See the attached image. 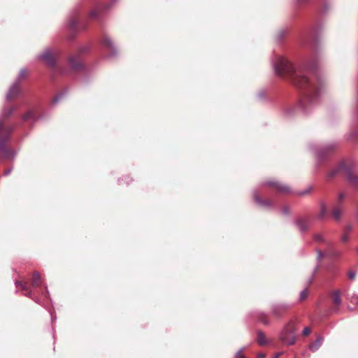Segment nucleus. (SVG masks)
Listing matches in <instances>:
<instances>
[{
  "label": "nucleus",
  "mask_w": 358,
  "mask_h": 358,
  "mask_svg": "<svg viewBox=\"0 0 358 358\" xmlns=\"http://www.w3.org/2000/svg\"><path fill=\"white\" fill-rule=\"evenodd\" d=\"M273 65L276 75L289 78L296 87L303 91L304 98L301 107L305 112H308L317 104L326 89L323 78L310 76L303 70L296 69L288 59L280 55L275 56Z\"/></svg>",
  "instance_id": "1"
},
{
  "label": "nucleus",
  "mask_w": 358,
  "mask_h": 358,
  "mask_svg": "<svg viewBox=\"0 0 358 358\" xmlns=\"http://www.w3.org/2000/svg\"><path fill=\"white\" fill-rule=\"evenodd\" d=\"M295 327L292 322L289 323L282 331L280 339L282 342L288 345H293L295 343Z\"/></svg>",
  "instance_id": "2"
},
{
  "label": "nucleus",
  "mask_w": 358,
  "mask_h": 358,
  "mask_svg": "<svg viewBox=\"0 0 358 358\" xmlns=\"http://www.w3.org/2000/svg\"><path fill=\"white\" fill-rule=\"evenodd\" d=\"M355 161L352 158L349 157L344 159L339 163L335 170L330 172V176H333L338 172H343L347 176L349 173H353L352 171L355 169Z\"/></svg>",
  "instance_id": "3"
},
{
  "label": "nucleus",
  "mask_w": 358,
  "mask_h": 358,
  "mask_svg": "<svg viewBox=\"0 0 358 358\" xmlns=\"http://www.w3.org/2000/svg\"><path fill=\"white\" fill-rule=\"evenodd\" d=\"M40 59L43 60L48 65L53 66L55 64V52L53 50L47 49L40 55Z\"/></svg>",
  "instance_id": "4"
},
{
  "label": "nucleus",
  "mask_w": 358,
  "mask_h": 358,
  "mask_svg": "<svg viewBox=\"0 0 358 358\" xmlns=\"http://www.w3.org/2000/svg\"><path fill=\"white\" fill-rule=\"evenodd\" d=\"M344 212V208L342 205L335 206L331 210V215L334 220L338 221Z\"/></svg>",
  "instance_id": "5"
},
{
  "label": "nucleus",
  "mask_w": 358,
  "mask_h": 358,
  "mask_svg": "<svg viewBox=\"0 0 358 358\" xmlns=\"http://www.w3.org/2000/svg\"><path fill=\"white\" fill-rule=\"evenodd\" d=\"M19 92H20L19 85H18V83L16 82L10 87V88L8 92V94H7V99L8 100H11V99H14L15 97H16L17 96Z\"/></svg>",
  "instance_id": "6"
},
{
  "label": "nucleus",
  "mask_w": 358,
  "mask_h": 358,
  "mask_svg": "<svg viewBox=\"0 0 358 358\" xmlns=\"http://www.w3.org/2000/svg\"><path fill=\"white\" fill-rule=\"evenodd\" d=\"M267 185L269 186L274 187L278 191L280 192H287L289 190V187L286 185H282L275 181H268Z\"/></svg>",
  "instance_id": "7"
},
{
  "label": "nucleus",
  "mask_w": 358,
  "mask_h": 358,
  "mask_svg": "<svg viewBox=\"0 0 358 358\" xmlns=\"http://www.w3.org/2000/svg\"><path fill=\"white\" fill-rule=\"evenodd\" d=\"M348 182L354 187H358V174L349 173L347 176Z\"/></svg>",
  "instance_id": "8"
},
{
  "label": "nucleus",
  "mask_w": 358,
  "mask_h": 358,
  "mask_svg": "<svg viewBox=\"0 0 358 358\" xmlns=\"http://www.w3.org/2000/svg\"><path fill=\"white\" fill-rule=\"evenodd\" d=\"M69 64L72 69L75 70L79 69L82 66L80 62L76 55L71 56L69 58Z\"/></svg>",
  "instance_id": "9"
},
{
  "label": "nucleus",
  "mask_w": 358,
  "mask_h": 358,
  "mask_svg": "<svg viewBox=\"0 0 358 358\" xmlns=\"http://www.w3.org/2000/svg\"><path fill=\"white\" fill-rule=\"evenodd\" d=\"M10 131L2 125V122L0 121V143L3 142L6 140Z\"/></svg>",
  "instance_id": "10"
},
{
  "label": "nucleus",
  "mask_w": 358,
  "mask_h": 358,
  "mask_svg": "<svg viewBox=\"0 0 358 358\" xmlns=\"http://www.w3.org/2000/svg\"><path fill=\"white\" fill-rule=\"evenodd\" d=\"M101 43H102L103 45L108 48L109 50H114L113 43L111 39L108 36H103Z\"/></svg>",
  "instance_id": "11"
},
{
  "label": "nucleus",
  "mask_w": 358,
  "mask_h": 358,
  "mask_svg": "<svg viewBox=\"0 0 358 358\" xmlns=\"http://www.w3.org/2000/svg\"><path fill=\"white\" fill-rule=\"evenodd\" d=\"M323 341V338L318 337L315 342L310 344V348L312 350L315 351L317 350L320 345H322Z\"/></svg>",
  "instance_id": "12"
},
{
  "label": "nucleus",
  "mask_w": 358,
  "mask_h": 358,
  "mask_svg": "<svg viewBox=\"0 0 358 358\" xmlns=\"http://www.w3.org/2000/svg\"><path fill=\"white\" fill-rule=\"evenodd\" d=\"M41 283V276L38 272H35L33 275L31 284L34 287H37Z\"/></svg>",
  "instance_id": "13"
},
{
  "label": "nucleus",
  "mask_w": 358,
  "mask_h": 358,
  "mask_svg": "<svg viewBox=\"0 0 358 358\" xmlns=\"http://www.w3.org/2000/svg\"><path fill=\"white\" fill-rule=\"evenodd\" d=\"M332 300H333V302L338 306L341 304V294H340V292L339 291H335L334 293H333V295H332Z\"/></svg>",
  "instance_id": "14"
},
{
  "label": "nucleus",
  "mask_w": 358,
  "mask_h": 358,
  "mask_svg": "<svg viewBox=\"0 0 358 358\" xmlns=\"http://www.w3.org/2000/svg\"><path fill=\"white\" fill-rule=\"evenodd\" d=\"M257 342L261 345H264L267 343L266 336L262 332H259L257 334Z\"/></svg>",
  "instance_id": "15"
},
{
  "label": "nucleus",
  "mask_w": 358,
  "mask_h": 358,
  "mask_svg": "<svg viewBox=\"0 0 358 358\" xmlns=\"http://www.w3.org/2000/svg\"><path fill=\"white\" fill-rule=\"evenodd\" d=\"M255 200L257 203L262 206L268 207L271 206V202L269 201H262L257 195L254 196Z\"/></svg>",
  "instance_id": "16"
},
{
  "label": "nucleus",
  "mask_w": 358,
  "mask_h": 358,
  "mask_svg": "<svg viewBox=\"0 0 358 358\" xmlns=\"http://www.w3.org/2000/svg\"><path fill=\"white\" fill-rule=\"evenodd\" d=\"M327 214V208L324 205H322L321 206V210L320 214L318 215L317 217L319 219H322Z\"/></svg>",
  "instance_id": "17"
},
{
  "label": "nucleus",
  "mask_w": 358,
  "mask_h": 358,
  "mask_svg": "<svg viewBox=\"0 0 358 358\" xmlns=\"http://www.w3.org/2000/svg\"><path fill=\"white\" fill-rule=\"evenodd\" d=\"M13 110H14V109L13 108L5 109L3 112L2 115L3 116V117H8L9 115H10L13 113Z\"/></svg>",
  "instance_id": "18"
},
{
  "label": "nucleus",
  "mask_w": 358,
  "mask_h": 358,
  "mask_svg": "<svg viewBox=\"0 0 358 358\" xmlns=\"http://www.w3.org/2000/svg\"><path fill=\"white\" fill-rule=\"evenodd\" d=\"M27 75V71L25 70V69H22L19 73V76H18V78H17V83L22 78L26 77Z\"/></svg>",
  "instance_id": "19"
},
{
  "label": "nucleus",
  "mask_w": 358,
  "mask_h": 358,
  "mask_svg": "<svg viewBox=\"0 0 358 358\" xmlns=\"http://www.w3.org/2000/svg\"><path fill=\"white\" fill-rule=\"evenodd\" d=\"M314 239L317 242H323L324 241V237L322 234H315L314 236Z\"/></svg>",
  "instance_id": "20"
},
{
  "label": "nucleus",
  "mask_w": 358,
  "mask_h": 358,
  "mask_svg": "<svg viewBox=\"0 0 358 358\" xmlns=\"http://www.w3.org/2000/svg\"><path fill=\"white\" fill-rule=\"evenodd\" d=\"M297 223L301 230H306L307 229L303 220H299Z\"/></svg>",
  "instance_id": "21"
},
{
  "label": "nucleus",
  "mask_w": 358,
  "mask_h": 358,
  "mask_svg": "<svg viewBox=\"0 0 358 358\" xmlns=\"http://www.w3.org/2000/svg\"><path fill=\"white\" fill-rule=\"evenodd\" d=\"M33 117V113L31 111H29L28 113H27L24 117H23V119L24 120H27L30 118H31Z\"/></svg>",
  "instance_id": "22"
},
{
  "label": "nucleus",
  "mask_w": 358,
  "mask_h": 358,
  "mask_svg": "<svg viewBox=\"0 0 358 358\" xmlns=\"http://www.w3.org/2000/svg\"><path fill=\"white\" fill-rule=\"evenodd\" d=\"M348 276L350 280H354L356 276V273L355 271H350L348 273Z\"/></svg>",
  "instance_id": "23"
},
{
  "label": "nucleus",
  "mask_w": 358,
  "mask_h": 358,
  "mask_svg": "<svg viewBox=\"0 0 358 358\" xmlns=\"http://www.w3.org/2000/svg\"><path fill=\"white\" fill-rule=\"evenodd\" d=\"M345 194L344 193H341L339 195H338V205H342L341 204V201L342 200L345 198Z\"/></svg>",
  "instance_id": "24"
},
{
  "label": "nucleus",
  "mask_w": 358,
  "mask_h": 358,
  "mask_svg": "<svg viewBox=\"0 0 358 358\" xmlns=\"http://www.w3.org/2000/svg\"><path fill=\"white\" fill-rule=\"evenodd\" d=\"M307 294H308V292H307V290H306V289H305V290H303V291L301 292V294H300V299H301V300L304 299L306 297Z\"/></svg>",
  "instance_id": "25"
},
{
  "label": "nucleus",
  "mask_w": 358,
  "mask_h": 358,
  "mask_svg": "<svg viewBox=\"0 0 358 358\" xmlns=\"http://www.w3.org/2000/svg\"><path fill=\"white\" fill-rule=\"evenodd\" d=\"M235 358H245L242 350H240L239 351L237 352V353L235 355Z\"/></svg>",
  "instance_id": "26"
},
{
  "label": "nucleus",
  "mask_w": 358,
  "mask_h": 358,
  "mask_svg": "<svg viewBox=\"0 0 358 358\" xmlns=\"http://www.w3.org/2000/svg\"><path fill=\"white\" fill-rule=\"evenodd\" d=\"M310 331H311L310 328L305 327L303 331V334L305 335V336H307V335H308L310 333Z\"/></svg>",
  "instance_id": "27"
},
{
  "label": "nucleus",
  "mask_w": 358,
  "mask_h": 358,
  "mask_svg": "<svg viewBox=\"0 0 358 358\" xmlns=\"http://www.w3.org/2000/svg\"><path fill=\"white\" fill-rule=\"evenodd\" d=\"M324 256V254L321 250H317V259L319 260Z\"/></svg>",
  "instance_id": "28"
},
{
  "label": "nucleus",
  "mask_w": 358,
  "mask_h": 358,
  "mask_svg": "<svg viewBox=\"0 0 358 358\" xmlns=\"http://www.w3.org/2000/svg\"><path fill=\"white\" fill-rule=\"evenodd\" d=\"M16 285H17V286L18 285H20L21 286V287H22V289H27V285H26L25 283L22 284V283H21V282H17H17H16Z\"/></svg>",
  "instance_id": "29"
},
{
  "label": "nucleus",
  "mask_w": 358,
  "mask_h": 358,
  "mask_svg": "<svg viewBox=\"0 0 358 358\" xmlns=\"http://www.w3.org/2000/svg\"><path fill=\"white\" fill-rule=\"evenodd\" d=\"M97 15L96 11L94 10L90 13V17H95Z\"/></svg>",
  "instance_id": "30"
},
{
  "label": "nucleus",
  "mask_w": 358,
  "mask_h": 358,
  "mask_svg": "<svg viewBox=\"0 0 358 358\" xmlns=\"http://www.w3.org/2000/svg\"><path fill=\"white\" fill-rule=\"evenodd\" d=\"M342 240H343V242L347 241H348V237H347V236H345V235L343 236V237H342Z\"/></svg>",
  "instance_id": "31"
},
{
  "label": "nucleus",
  "mask_w": 358,
  "mask_h": 358,
  "mask_svg": "<svg viewBox=\"0 0 358 358\" xmlns=\"http://www.w3.org/2000/svg\"><path fill=\"white\" fill-rule=\"evenodd\" d=\"M264 357H265V355L263 353H259L258 355V358H264Z\"/></svg>",
  "instance_id": "32"
},
{
  "label": "nucleus",
  "mask_w": 358,
  "mask_h": 358,
  "mask_svg": "<svg viewBox=\"0 0 358 358\" xmlns=\"http://www.w3.org/2000/svg\"><path fill=\"white\" fill-rule=\"evenodd\" d=\"M76 25V22H72V23L71 24V27L73 28Z\"/></svg>",
  "instance_id": "33"
},
{
  "label": "nucleus",
  "mask_w": 358,
  "mask_h": 358,
  "mask_svg": "<svg viewBox=\"0 0 358 358\" xmlns=\"http://www.w3.org/2000/svg\"><path fill=\"white\" fill-rule=\"evenodd\" d=\"M57 101H58V98H57V97H56V98L53 100V101H54V102H57Z\"/></svg>",
  "instance_id": "34"
},
{
  "label": "nucleus",
  "mask_w": 358,
  "mask_h": 358,
  "mask_svg": "<svg viewBox=\"0 0 358 358\" xmlns=\"http://www.w3.org/2000/svg\"><path fill=\"white\" fill-rule=\"evenodd\" d=\"M317 155H318V157H320L322 156V153L321 152H319Z\"/></svg>",
  "instance_id": "35"
},
{
  "label": "nucleus",
  "mask_w": 358,
  "mask_h": 358,
  "mask_svg": "<svg viewBox=\"0 0 358 358\" xmlns=\"http://www.w3.org/2000/svg\"><path fill=\"white\" fill-rule=\"evenodd\" d=\"M262 322H263L264 324H267V321H266V320H262Z\"/></svg>",
  "instance_id": "36"
},
{
  "label": "nucleus",
  "mask_w": 358,
  "mask_h": 358,
  "mask_svg": "<svg viewBox=\"0 0 358 358\" xmlns=\"http://www.w3.org/2000/svg\"><path fill=\"white\" fill-rule=\"evenodd\" d=\"M284 213H287V209H285Z\"/></svg>",
  "instance_id": "37"
},
{
  "label": "nucleus",
  "mask_w": 358,
  "mask_h": 358,
  "mask_svg": "<svg viewBox=\"0 0 358 358\" xmlns=\"http://www.w3.org/2000/svg\"><path fill=\"white\" fill-rule=\"evenodd\" d=\"M357 252H358V247H357Z\"/></svg>",
  "instance_id": "38"
}]
</instances>
